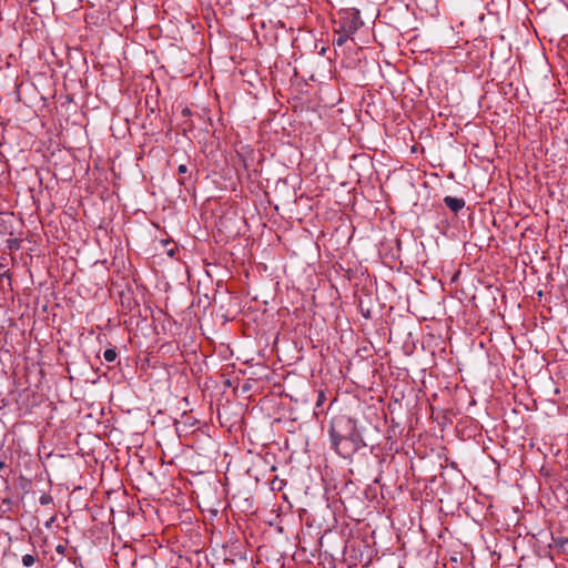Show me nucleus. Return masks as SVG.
<instances>
[{
  "label": "nucleus",
  "instance_id": "4468645a",
  "mask_svg": "<svg viewBox=\"0 0 568 568\" xmlns=\"http://www.w3.org/2000/svg\"><path fill=\"white\" fill-rule=\"evenodd\" d=\"M7 467V464L2 460H0V470L4 469Z\"/></svg>",
  "mask_w": 568,
  "mask_h": 568
},
{
  "label": "nucleus",
  "instance_id": "0eeeda50",
  "mask_svg": "<svg viewBox=\"0 0 568 568\" xmlns=\"http://www.w3.org/2000/svg\"><path fill=\"white\" fill-rule=\"evenodd\" d=\"M334 32L336 37L333 40V43L337 47H342L346 43L348 39L352 38L353 34H346V32H343L339 28H335Z\"/></svg>",
  "mask_w": 568,
  "mask_h": 568
},
{
  "label": "nucleus",
  "instance_id": "9b49d317",
  "mask_svg": "<svg viewBox=\"0 0 568 568\" xmlns=\"http://www.w3.org/2000/svg\"><path fill=\"white\" fill-rule=\"evenodd\" d=\"M325 399V395L323 392H320L318 393V398H317V406H321L323 404V400Z\"/></svg>",
  "mask_w": 568,
  "mask_h": 568
},
{
  "label": "nucleus",
  "instance_id": "20e7f679",
  "mask_svg": "<svg viewBox=\"0 0 568 568\" xmlns=\"http://www.w3.org/2000/svg\"><path fill=\"white\" fill-rule=\"evenodd\" d=\"M178 174L180 175L178 179L180 185L186 186L192 183V173L189 171V166L186 164L182 163L178 166Z\"/></svg>",
  "mask_w": 568,
  "mask_h": 568
},
{
  "label": "nucleus",
  "instance_id": "7ed1b4c3",
  "mask_svg": "<svg viewBox=\"0 0 568 568\" xmlns=\"http://www.w3.org/2000/svg\"><path fill=\"white\" fill-rule=\"evenodd\" d=\"M19 508V504L13 501L11 497H6L0 504V517H4L9 514H16Z\"/></svg>",
  "mask_w": 568,
  "mask_h": 568
},
{
  "label": "nucleus",
  "instance_id": "f03ea898",
  "mask_svg": "<svg viewBox=\"0 0 568 568\" xmlns=\"http://www.w3.org/2000/svg\"><path fill=\"white\" fill-rule=\"evenodd\" d=\"M334 23L346 34H354L363 26L359 10L355 8L339 10L338 19L334 20Z\"/></svg>",
  "mask_w": 568,
  "mask_h": 568
},
{
  "label": "nucleus",
  "instance_id": "f257e3e1",
  "mask_svg": "<svg viewBox=\"0 0 568 568\" xmlns=\"http://www.w3.org/2000/svg\"><path fill=\"white\" fill-rule=\"evenodd\" d=\"M332 446L338 455L348 458L366 444L357 429L356 422L347 415H336L329 425Z\"/></svg>",
  "mask_w": 568,
  "mask_h": 568
},
{
  "label": "nucleus",
  "instance_id": "f8f14e48",
  "mask_svg": "<svg viewBox=\"0 0 568 568\" xmlns=\"http://www.w3.org/2000/svg\"><path fill=\"white\" fill-rule=\"evenodd\" d=\"M182 114L187 116L191 114V110L189 108L183 109Z\"/></svg>",
  "mask_w": 568,
  "mask_h": 568
},
{
  "label": "nucleus",
  "instance_id": "6e6552de",
  "mask_svg": "<svg viewBox=\"0 0 568 568\" xmlns=\"http://www.w3.org/2000/svg\"><path fill=\"white\" fill-rule=\"evenodd\" d=\"M116 357H118V353H116L115 348H108L103 353V358L109 363L114 362L116 359Z\"/></svg>",
  "mask_w": 568,
  "mask_h": 568
},
{
  "label": "nucleus",
  "instance_id": "ddd939ff",
  "mask_svg": "<svg viewBox=\"0 0 568 568\" xmlns=\"http://www.w3.org/2000/svg\"><path fill=\"white\" fill-rule=\"evenodd\" d=\"M21 479L24 481V484L22 485V488L26 489L30 485V481L24 479L23 477H21Z\"/></svg>",
  "mask_w": 568,
  "mask_h": 568
},
{
  "label": "nucleus",
  "instance_id": "39448f33",
  "mask_svg": "<svg viewBox=\"0 0 568 568\" xmlns=\"http://www.w3.org/2000/svg\"><path fill=\"white\" fill-rule=\"evenodd\" d=\"M444 203L455 214H457L465 206L464 199L453 197L449 195L444 197Z\"/></svg>",
  "mask_w": 568,
  "mask_h": 568
},
{
  "label": "nucleus",
  "instance_id": "9d476101",
  "mask_svg": "<svg viewBox=\"0 0 568 568\" xmlns=\"http://www.w3.org/2000/svg\"><path fill=\"white\" fill-rule=\"evenodd\" d=\"M39 501H40L41 505L45 506V505L52 504L53 503V498H52L51 495L44 493V494H42L40 496Z\"/></svg>",
  "mask_w": 568,
  "mask_h": 568
},
{
  "label": "nucleus",
  "instance_id": "423d86ee",
  "mask_svg": "<svg viewBox=\"0 0 568 568\" xmlns=\"http://www.w3.org/2000/svg\"><path fill=\"white\" fill-rule=\"evenodd\" d=\"M55 551L62 556H67L68 559L64 561V560H60L58 561L57 564V567H59L60 565H69L70 568H77L75 566V560H73L72 556L70 554H68V547L67 545H63V544H59L55 546Z\"/></svg>",
  "mask_w": 568,
  "mask_h": 568
},
{
  "label": "nucleus",
  "instance_id": "1a4fd4ad",
  "mask_svg": "<svg viewBox=\"0 0 568 568\" xmlns=\"http://www.w3.org/2000/svg\"><path fill=\"white\" fill-rule=\"evenodd\" d=\"M36 561H37L36 555L27 554V555L22 556V564L24 567H31L36 564Z\"/></svg>",
  "mask_w": 568,
  "mask_h": 568
}]
</instances>
